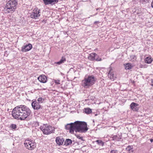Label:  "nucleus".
<instances>
[{"mask_svg":"<svg viewBox=\"0 0 153 153\" xmlns=\"http://www.w3.org/2000/svg\"><path fill=\"white\" fill-rule=\"evenodd\" d=\"M31 111L27 106L21 105L16 107L12 111V115L15 119L25 120L30 116Z\"/></svg>","mask_w":153,"mask_h":153,"instance_id":"nucleus-1","label":"nucleus"},{"mask_svg":"<svg viewBox=\"0 0 153 153\" xmlns=\"http://www.w3.org/2000/svg\"><path fill=\"white\" fill-rule=\"evenodd\" d=\"M18 4L17 0H9L6 3L4 10L7 13H12L17 7Z\"/></svg>","mask_w":153,"mask_h":153,"instance_id":"nucleus-2","label":"nucleus"},{"mask_svg":"<svg viewBox=\"0 0 153 153\" xmlns=\"http://www.w3.org/2000/svg\"><path fill=\"white\" fill-rule=\"evenodd\" d=\"M74 131L76 132L85 133L88 130L87 125L84 121H76L74 122Z\"/></svg>","mask_w":153,"mask_h":153,"instance_id":"nucleus-3","label":"nucleus"},{"mask_svg":"<svg viewBox=\"0 0 153 153\" xmlns=\"http://www.w3.org/2000/svg\"><path fill=\"white\" fill-rule=\"evenodd\" d=\"M96 80V78L94 76H89L87 77L84 78L81 85L85 88H88L95 83Z\"/></svg>","mask_w":153,"mask_h":153,"instance_id":"nucleus-4","label":"nucleus"},{"mask_svg":"<svg viewBox=\"0 0 153 153\" xmlns=\"http://www.w3.org/2000/svg\"><path fill=\"white\" fill-rule=\"evenodd\" d=\"M40 129L44 134H46L54 133V129L52 128L51 126H48L47 124H44L42 126H41Z\"/></svg>","mask_w":153,"mask_h":153,"instance_id":"nucleus-5","label":"nucleus"},{"mask_svg":"<svg viewBox=\"0 0 153 153\" xmlns=\"http://www.w3.org/2000/svg\"><path fill=\"white\" fill-rule=\"evenodd\" d=\"M24 144L27 149L30 150L33 149L36 146V143L31 139L25 140Z\"/></svg>","mask_w":153,"mask_h":153,"instance_id":"nucleus-6","label":"nucleus"},{"mask_svg":"<svg viewBox=\"0 0 153 153\" xmlns=\"http://www.w3.org/2000/svg\"><path fill=\"white\" fill-rule=\"evenodd\" d=\"M40 10L37 8L34 9L30 15L31 17L34 19H37L40 16Z\"/></svg>","mask_w":153,"mask_h":153,"instance_id":"nucleus-7","label":"nucleus"},{"mask_svg":"<svg viewBox=\"0 0 153 153\" xmlns=\"http://www.w3.org/2000/svg\"><path fill=\"white\" fill-rule=\"evenodd\" d=\"M65 127L66 130H69L70 133H73L74 131V123L67 124L65 126Z\"/></svg>","mask_w":153,"mask_h":153,"instance_id":"nucleus-8","label":"nucleus"},{"mask_svg":"<svg viewBox=\"0 0 153 153\" xmlns=\"http://www.w3.org/2000/svg\"><path fill=\"white\" fill-rule=\"evenodd\" d=\"M31 105L34 109L38 110L42 108L41 106L40 105L39 103L36 100L33 101L31 103Z\"/></svg>","mask_w":153,"mask_h":153,"instance_id":"nucleus-9","label":"nucleus"},{"mask_svg":"<svg viewBox=\"0 0 153 153\" xmlns=\"http://www.w3.org/2000/svg\"><path fill=\"white\" fill-rule=\"evenodd\" d=\"M138 106L139 104L137 103L133 102L131 103L130 107L131 110L133 111H137L139 110Z\"/></svg>","mask_w":153,"mask_h":153,"instance_id":"nucleus-10","label":"nucleus"},{"mask_svg":"<svg viewBox=\"0 0 153 153\" xmlns=\"http://www.w3.org/2000/svg\"><path fill=\"white\" fill-rule=\"evenodd\" d=\"M43 1L44 4L46 5H53L58 2L59 0H43Z\"/></svg>","mask_w":153,"mask_h":153,"instance_id":"nucleus-11","label":"nucleus"},{"mask_svg":"<svg viewBox=\"0 0 153 153\" xmlns=\"http://www.w3.org/2000/svg\"><path fill=\"white\" fill-rule=\"evenodd\" d=\"M32 48V46L30 44L26 45L22 48V51L23 52H26L30 50Z\"/></svg>","mask_w":153,"mask_h":153,"instance_id":"nucleus-12","label":"nucleus"},{"mask_svg":"<svg viewBox=\"0 0 153 153\" xmlns=\"http://www.w3.org/2000/svg\"><path fill=\"white\" fill-rule=\"evenodd\" d=\"M38 79L41 82L45 83L47 81V77L44 75H42L40 76L38 78Z\"/></svg>","mask_w":153,"mask_h":153,"instance_id":"nucleus-13","label":"nucleus"},{"mask_svg":"<svg viewBox=\"0 0 153 153\" xmlns=\"http://www.w3.org/2000/svg\"><path fill=\"white\" fill-rule=\"evenodd\" d=\"M56 141L57 144L60 146L63 144L64 139L61 137H56Z\"/></svg>","mask_w":153,"mask_h":153,"instance_id":"nucleus-14","label":"nucleus"},{"mask_svg":"<svg viewBox=\"0 0 153 153\" xmlns=\"http://www.w3.org/2000/svg\"><path fill=\"white\" fill-rule=\"evenodd\" d=\"M112 69H110L109 73L108 74V77L111 79L112 80H114V74H112Z\"/></svg>","mask_w":153,"mask_h":153,"instance_id":"nucleus-15","label":"nucleus"},{"mask_svg":"<svg viewBox=\"0 0 153 153\" xmlns=\"http://www.w3.org/2000/svg\"><path fill=\"white\" fill-rule=\"evenodd\" d=\"M125 66V69L126 70H129L131 69L133 67V66L130 63H128L124 64Z\"/></svg>","mask_w":153,"mask_h":153,"instance_id":"nucleus-16","label":"nucleus"},{"mask_svg":"<svg viewBox=\"0 0 153 153\" xmlns=\"http://www.w3.org/2000/svg\"><path fill=\"white\" fill-rule=\"evenodd\" d=\"M96 53H91L88 58L90 60L93 61L94 60V58L95 57Z\"/></svg>","mask_w":153,"mask_h":153,"instance_id":"nucleus-17","label":"nucleus"},{"mask_svg":"<svg viewBox=\"0 0 153 153\" xmlns=\"http://www.w3.org/2000/svg\"><path fill=\"white\" fill-rule=\"evenodd\" d=\"M72 143V140L70 139H67L66 140L64 143V145L67 146L70 145Z\"/></svg>","mask_w":153,"mask_h":153,"instance_id":"nucleus-18","label":"nucleus"},{"mask_svg":"<svg viewBox=\"0 0 153 153\" xmlns=\"http://www.w3.org/2000/svg\"><path fill=\"white\" fill-rule=\"evenodd\" d=\"M145 60L146 63L148 64H150L152 62V59L151 57H147L146 58Z\"/></svg>","mask_w":153,"mask_h":153,"instance_id":"nucleus-19","label":"nucleus"},{"mask_svg":"<svg viewBox=\"0 0 153 153\" xmlns=\"http://www.w3.org/2000/svg\"><path fill=\"white\" fill-rule=\"evenodd\" d=\"M133 147L132 146H128L126 148V150L129 153L131 152H133Z\"/></svg>","mask_w":153,"mask_h":153,"instance_id":"nucleus-20","label":"nucleus"},{"mask_svg":"<svg viewBox=\"0 0 153 153\" xmlns=\"http://www.w3.org/2000/svg\"><path fill=\"white\" fill-rule=\"evenodd\" d=\"M84 112L85 113L88 114L91 112V109L89 108H85L84 109Z\"/></svg>","mask_w":153,"mask_h":153,"instance_id":"nucleus-21","label":"nucleus"},{"mask_svg":"<svg viewBox=\"0 0 153 153\" xmlns=\"http://www.w3.org/2000/svg\"><path fill=\"white\" fill-rule=\"evenodd\" d=\"M152 0H140V3L143 4H146L147 3H149Z\"/></svg>","mask_w":153,"mask_h":153,"instance_id":"nucleus-22","label":"nucleus"},{"mask_svg":"<svg viewBox=\"0 0 153 153\" xmlns=\"http://www.w3.org/2000/svg\"><path fill=\"white\" fill-rule=\"evenodd\" d=\"M65 60H66L65 58L62 57V59L60 60L59 61L56 62V64L60 65L62 63H64V62L65 61Z\"/></svg>","mask_w":153,"mask_h":153,"instance_id":"nucleus-23","label":"nucleus"},{"mask_svg":"<svg viewBox=\"0 0 153 153\" xmlns=\"http://www.w3.org/2000/svg\"><path fill=\"white\" fill-rule=\"evenodd\" d=\"M96 142L99 145L103 146L104 145V143L101 140H97L96 141Z\"/></svg>","mask_w":153,"mask_h":153,"instance_id":"nucleus-24","label":"nucleus"},{"mask_svg":"<svg viewBox=\"0 0 153 153\" xmlns=\"http://www.w3.org/2000/svg\"><path fill=\"white\" fill-rule=\"evenodd\" d=\"M10 128L12 130H15L17 128V125L14 124H12L10 126Z\"/></svg>","mask_w":153,"mask_h":153,"instance_id":"nucleus-25","label":"nucleus"},{"mask_svg":"<svg viewBox=\"0 0 153 153\" xmlns=\"http://www.w3.org/2000/svg\"><path fill=\"white\" fill-rule=\"evenodd\" d=\"M94 60L97 61H101L102 60L99 57L97 54H96Z\"/></svg>","mask_w":153,"mask_h":153,"instance_id":"nucleus-26","label":"nucleus"},{"mask_svg":"<svg viewBox=\"0 0 153 153\" xmlns=\"http://www.w3.org/2000/svg\"><path fill=\"white\" fill-rule=\"evenodd\" d=\"M44 100L43 98H42V97H39L38 99V100H37L38 101H37L39 103V102L42 103L43 102Z\"/></svg>","mask_w":153,"mask_h":153,"instance_id":"nucleus-27","label":"nucleus"},{"mask_svg":"<svg viewBox=\"0 0 153 153\" xmlns=\"http://www.w3.org/2000/svg\"><path fill=\"white\" fill-rule=\"evenodd\" d=\"M75 135L77 138L83 141L84 140H83V137H82L80 136V135L78 134H75Z\"/></svg>","mask_w":153,"mask_h":153,"instance_id":"nucleus-28","label":"nucleus"},{"mask_svg":"<svg viewBox=\"0 0 153 153\" xmlns=\"http://www.w3.org/2000/svg\"><path fill=\"white\" fill-rule=\"evenodd\" d=\"M113 139L114 140H118L119 138L117 135H114L113 137Z\"/></svg>","mask_w":153,"mask_h":153,"instance_id":"nucleus-29","label":"nucleus"},{"mask_svg":"<svg viewBox=\"0 0 153 153\" xmlns=\"http://www.w3.org/2000/svg\"><path fill=\"white\" fill-rule=\"evenodd\" d=\"M60 80H54V82L55 83L57 84H60Z\"/></svg>","mask_w":153,"mask_h":153,"instance_id":"nucleus-30","label":"nucleus"},{"mask_svg":"<svg viewBox=\"0 0 153 153\" xmlns=\"http://www.w3.org/2000/svg\"><path fill=\"white\" fill-rule=\"evenodd\" d=\"M117 150H113L110 152V153H117Z\"/></svg>","mask_w":153,"mask_h":153,"instance_id":"nucleus-31","label":"nucleus"},{"mask_svg":"<svg viewBox=\"0 0 153 153\" xmlns=\"http://www.w3.org/2000/svg\"><path fill=\"white\" fill-rule=\"evenodd\" d=\"M131 58L132 59H135L136 58V56L135 55H132L130 56Z\"/></svg>","mask_w":153,"mask_h":153,"instance_id":"nucleus-32","label":"nucleus"},{"mask_svg":"<svg viewBox=\"0 0 153 153\" xmlns=\"http://www.w3.org/2000/svg\"><path fill=\"white\" fill-rule=\"evenodd\" d=\"M151 7L153 8V0L152 1L151 3Z\"/></svg>","mask_w":153,"mask_h":153,"instance_id":"nucleus-33","label":"nucleus"},{"mask_svg":"<svg viewBox=\"0 0 153 153\" xmlns=\"http://www.w3.org/2000/svg\"><path fill=\"white\" fill-rule=\"evenodd\" d=\"M151 82L152 83L151 84V85L153 86V79H152L151 80Z\"/></svg>","mask_w":153,"mask_h":153,"instance_id":"nucleus-34","label":"nucleus"},{"mask_svg":"<svg viewBox=\"0 0 153 153\" xmlns=\"http://www.w3.org/2000/svg\"><path fill=\"white\" fill-rule=\"evenodd\" d=\"M98 22V21H95L94 22V24H96L97 22Z\"/></svg>","mask_w":153,"mask_h":153,"instance_id":"nucleus-35","label":"nucleus"},{"mask_svg":"<svg viewBox=\"0 0 153 153\" xmlns=\"http://www.w3.org/2000/svg\"><path fill=\"white\" fill-rule=\"evenodd\" d=\"M98 13H96L94 15H93L94 16H95Z\"/></svg>","mask_w":153,"mask_h":153,"instance_id":"nucleus-36","label":"nucleus"},{"mask_svg":"<svg viewBox=\"0 0 153 153\" xmlns=\"http://www.w3.org/2000/svg\"><path fill=\"white\" fill-rule=\"evenodd\" d=\"M35 124H37V125H39V123H35Z\"/></svg>","mask_w":153,"mask_h":153,"instance_id":"nucleus-37","label":"nucleus"},{"mask_svg":"<svg viewBox=\"0 0 153 153\" xmlns=\"http://www.w3.org/2000/svg\"><path fill=\"white\" fill-rule=\"evenodd\" d=\"M98 9H99V8H97L96 9V10H98Z\"/></svg>","mask_w":153,"mask_h":153,"instance_id":"nucleus-38","label":"nucleus"}]
</instances>
